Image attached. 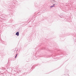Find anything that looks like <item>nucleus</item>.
Masks as SVG:
<instances>
[{"instance_id": "nucleus-6", "label": "nucleus", "mask_w": 76, "mask_h": 76, "mask_svg": "<svg viewBox=\"0 0 76 76\" xmlns=\"http://www.w3.org/2000/svg\"><path fill=\"white\" fill-rule=\"evenodd\" d=\"M75 42H76V39L75 40Z\"/></svg>"}, {"instance_id": "nucleus-1", "label": "nucleus", "mask_w": 76, "mask_h": 76, "mask_svg": "<svg viewBox=\"0 0 76 76\" xmlns=\"http://www.w3.org/2000/svg\"><path fill=\"white\" fill-rule=\"evenodd\" d=\"M52 3H55V4H53V6H54L55 5H57V4H56V3H57V2H56L55 0H53L52 1Z\"/></svg>"}, {"instance_id": "nucleus-3", "label": "nucleus", "mask_w": 76, "mask_h": 76, "mask_svg": "<svg viewBox=\"0 0 76 76\" xmlns=\"http://www.w3.org/2000/svg\"><path fill=\"white\" fill-rule=\"evenodd\" d=\"M54 6H54V5H52V6H51L50 7H51V8H52V7H54Z\"/></svg>"}, {"instance_id": "nucleus-4", "label": "nucleus", "mask_w": 76, "mask_h": 76, "mask_svg": "<svg viewBox=\"0 0 76 76\" xmlns=\"http://www.w3.org/2000/svg\"><path fill=\"white\" fill-rule=\"evenodd\" d=\"M17 56H18V54H17L16 55V56H15V58H16V57H17Z\"/></svg>"}, {"instance_id": "nucleus-5", "label": "nucleus", "mask_w": 76, "mask_h": 76, "mask_svg": "<svg viewBox=\"0 0 76 76\" xmlns=\"http://www.w3.org/2000/svg\"><path fill=\"white\" fill-rule=\"evenodd\" d=\"M65 35H68V34H65Z\"/></svg>"}, {"instance_id": "nucleus-2", "label": "nucleus", "mask_w": 76, "mask_h": 76, "mask_svg": "<svg viewBox=\"0 0 76 76\" xmlns=\"http://www.w3.org/2000/svg\"><path fill=\"white\" fill-rule=\"evenodd\" d=\"M15 35H17V36H19V31H18L16 33Z\"/></svg>"}]
</instances>
